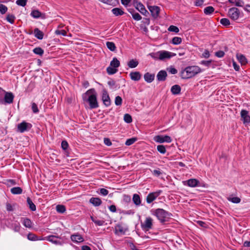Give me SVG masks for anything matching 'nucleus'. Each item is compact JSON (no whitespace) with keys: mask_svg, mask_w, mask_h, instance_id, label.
I'll return each instance as SVG.
<instances>
[{"mask_svg":"<svg viewBox=\"0 0 250 250\" xmlns=\"http://www.w3.org/2000/svg\"><path fill=\"white\" fill-rule=\"evenodd\" d=\"M104 143L107 146H110L112 145L111 142L108 138L104 139Z\"/></svg>","mask_w":250,"mask_h":250,"instance_id":"obj_62","label":"nucleus"},{"mask_svg":"<svg viewBox=\"0 0 250 250\" xmlns=\"http://www.w3.org/2000/svg\"><path fill=\"white\" fill-rule=\"evenodd\" d=\"M27 238L31 241H37L39 240H42V239H38L37 236L34 234L30 233L27 235Z\"/></svg>","mask_w":250,"mask_h":250,"instance_id":"obj_36","label":"nucleus"},{"mask_svg":"<svg viewBox=\"0 0 250 250\" xmlns=\"http://www.w3.org/2000/svg\"><path fill=\"white\" fill-rule=\"evenodd\" d=\"M129 12L131 14L133 18L135 20L138 21L142 19V17L140 16V15L138 13L134 12V10L130 9L129 10Z\"/></svg>","mask_w":250,"mask_h":250,"instance_id":"obj_28","label":"nucleus"},{"mask_svg":"<svg viewBox=\"0 0 250 250\" xmlns=\"http://www.w3.org/2000/svg\"><path fill=\"white\" fill-rule=\"evenodd\" d=\"M152 173L153 174V175L158 177L159 176L162 174V172L159 170L155 169L152 171Z\"/></svg>","mask_w":250,"mask_h":250,"instance_id":"obj_63","label":"nucleus"},{"mask_svg":"<svg viewBox=\"0 0 250 250\" xmlns=\"http://www.w3.org/2000/svg\"><path fill=\"white\" fill-rule=\"evenodd\" d=\"M5 95L4 96L3 104H11L13 102L14 95L11 92H4Z\"/></svg>","mask_w":250,"mask_h":250,"instance_id":"obj_13","label":"nucleus"},{"mask_svg":"<svg viewBox=\"0 0 250 250\" xmlns=\"http://www.w3.org/2000/svg\"><path fill=\"white\" fill-rule=\"evenodd\" d=\"M106 45L107 47L111 51H114L116 49V46L113 42H107Z\"/></svg>","mask_w":250,"mask_h":250,"instance_id":"obj_35","label":"nucleus"},{"mask_svg":"<svg viewBox=\"0 0 250 250\" xmlns=\"http://www.w3.org/2000/svg\"><path fill=\"white\" fill-rule=\"evenodd\" d=\"M108 192V191L105 188H102L100 189V193L104 196L107 195Z\"/></svg>","mask_w":250,"mask_h":250,"instance_id":"obj_58","label":"nucleus"},{"mask_svg":"<svg viewBox=\"0 0 250 250\" xmlns=\"http://www.w3.org/2000/svg\"><path fill=\"white\" fill-rule=\"evenodd\" d=\"M201 72L200 68L197 66H188L181 72V77L183 79H189Z\"/></svg>","mask_w":250,"mask_h":250,"instance_id":"obj_1","label":"nucleus"},{"mask_svg":"<svg viewBox=\"0 0 250 250\" xmlns=\"http://www.w3.org/2000/svg\"><path fill=\"white\" fill-rule=\"evenodd\" d=\"M154 214L157 217L161 223H164L166 220V218L169 215V213L162 208H157L155 211Z\"/></svg>","mask_w":250,"mask_h":250,"instance_id":"obj_3","label":"nucleus"},{"mask_svg":"<svg viewBox=\"0 0 250 250\" xmlns=\"http://www.w3.org/2000/svg\"><path fill=\"white\" fill-rule=\"evenodd\" d=\"M241 117L244 124H249L250 123V116L249 112L246 110H242L241 111Z\"/></svg>","mask_w":250,"mask_h":250,"instance_id":"obj_14","label":"nucleus"},{"mask_svg":"<svg viewBox=\"0 0 250 250\" xmlns=\"http://www.w3.org/2000/svg\"><path fill=\"white\" fill-rule=\"evenodd\" d=\"M120 63L119 61L116 58H114L112 61L110 62V66L115 68H117L120 66Z\"/></svg>","mask_w":250,"mask_h":250,"instance_id":"obj_29","label":"nucleus"},{"mask_svg":"<svg viewBox=\"0 0 250 250\" xmlns=\"http://www.w3.org/2000/svg\"><path fill=\"white\" fill-rule=\"evenodd\" d=\"M168 30L169 31L174 32H175V33H178L179 31V28L177 26H174V25H170L169 27Z\"/></svg>","mask_w":250,"mask_h":250,"instance_id":"obj_52","label":"nucleus"},{"mask_svg":"<svg viewBox=\"0 0 250 250\" xmlns=\"http://www.w3.org/2000/svg\"><path fill=\"white\" fill-rule=\"evenodd\" d=\"M122 98L119 96H116L115 97V104L118 106L121 105L122 104Z\"/></svg>","mask_w":250,"mask_h":250,"instance_id":"obj_51","label":"nucleus"},{"mask_svg":"<svg viewBox=\"0 0 250 250\" xmlns=\"http://www.w3.org/2000/svg\"><path fill=\"white\" fill-rule=\"evenodd\" d=\"M154 139L155 141L159 143H163L164 142L170 143L172 141L171 138L168 135H157L154 137Z\"/></svg>","mask_w":250,"mask_h":250,"instance_id":"obj_9","label":"nucleus"},{"mask_svg":"<svg viewBox=\"0 0 250 250\" xmlns=\"http://www.w3.org/2000/svg\"><path fill=\"white\" fill-rule=\"evenodd\" d=\"M167 77V73L165 70L160 71L157 76V79L158 81H164Z\"/></svg>","mask_w":250,"mask_h":250,"instance_id":"obj_17","label":"nucleus"},{"mask_svg":"<svg viewBox=\"0 0 250 250\" xmlns=\"http://www.w3.org/2000/svg\"><path fill=\"white\" fill-rule=\"evenodd\" d=\"M61 146L62 148L64 150H65L68 147V144L66 141H63L62 142Z\"/></svg>","mask_w":250,"mask_h":250,"instance_id":"obj_57","label":"nucleus"},{"mask_svg":"<svg viewBox=\"0 0 250 250\" xmlns=\"http://www.w3.org/2000/svg\"><path fill=\"white\" fill-rule=\"evenodd\" d=\"M157 150L162 154H165L166 152V147L163 145H158L157 147Z\"/></svg>","mask_w":250,"mask_h":250,"instance_id":"obj_44","label":"nucleus"},{"mask_svg":"<svg viewBox=\"0 0 250 250\" xmlns=\"http://www.w3.org/2000/svg\"><path fill=\"white\" fill-rule=\"evenodd\" d=\"M11 192L13 194H20L22 193V189L19 187H14L11 189Z\"/></svg>","mask_w":250,"mask_h":250,"instance_id":"obj_32","label":"nucleus"},{"mask_svg":"<svg viewBox=\"0 0 250 250\" xmlns=\"http://www.w3.org/2000/svg\"><path fill=\"white\" fill-rule=\"evenodd\" d=\"M157 55L160 60H164L167 59H170V58L176 55L175 54L165 50H162L159 51L157 53Z\"/></svg>","mask_w":250,"mask_h":250,"instance_id":"obj_4","label":"nucleus"},{"mask_svg":"<svg viewBox=\"0 0 250 250\" xmlns=\"http://www.w3.org/2000/svg\"><path fill=\"white\" fill-rule=\"evenodd\" d=\"M220 23L224 25V26H229L230 25V21H229V20L228 19H227V18H223V19H222L221 20H220Z\"/></svg>","mask_w":250,"mask_h":250,"instance_id":"obj_45","label":"nucleus"},{"mask_svg":"<svg viewBox=\"0 0 250 250\" xmlns=\"http://www.w3.org/2000/svg\"><path fill=\"white\" fill-rule=\"evenodd\" d=\"M15 17L13 15H8L6 17V20L10 23H13L15 21Z\"/></svg>","mask_w":250,"mask_h":250,"instance_id":"obj_49","label":"nucleus"},{"mask_svg":"<svg viewBox=\"0 0 250 250\" xmlns=\"http://www.w3.org/2000/svg\"><path fill=\"white\" fill-rule=\"evenodd\" d=\"M88 96L87 101L89 102L90 107L92 109L98 107L97 100V94L94 89H90L87 90L83 96V98L85 99L86 96Z\"/></svg>","mask_w":250,"mask_h":250,"instance_id":"obj_2","label":"nucleus"},{"mask_svg":"<svg viewBox=\"0 0 250 250\" xmlns=\"http://www.w3.org/2000/svg\"><path fill=\"white\" fill-rule=\"evenodd\" d=\"M183 183L185 185L187 184L189 187L194 188L198 186L199 181L196 179H190Z\"/></svg>","mask_w":250,"mask_h":250,"instance_id":"obj_16","label":"nucleus"},{"mask_svg":"<svg viewBox=\"0 0 250 250\" xmlns=\"http://www.w3.org/2000/svg\"><path fill=\"white\" fill-rule=\"evenodd\" d=\"M132 201L133 203L137 206H139L141 204V200L140 196L137 194H134L133 195Z\"/></svg>","mask_w":250,"mask_h":250,"instance_id":"obj_22","label":"nucleus"},{"mask_svg":"<svg viewBox=\"0 0 250 250\" xmlns=\"http://www.w3.org/2000/svg\"><path fill=\"white\" fill-rule=\"evenodd\" d=\"M167 70L172 74H175L177 73V70L174 67H170L167 69Z\"/></svg>","mask_w":250,"mask_h":250,"instance_id":"obj_60","label":"nucleus"},{"mask_svg":"<svg viewBox=\"0 0 250 250\" xmlns=\"http://www.w3.org/2000/svg\"><path fill=\"white\" fill-rule=\"evenodd\" d=\"M182 42V39L180 37H175L172 39V43L173 44L177 45L179 44Z\"/></svg>","mask_w":250,"mask_h":250,"instance_id":"obj_41","label":"nucleus"},{"mask_svg":"<svg viewBox=\"0 0 250 250\" xmlns=\"http://www.w3.org/2000/svg\"><path fill=\"white\" fill-rule=\"evenodd\" d=\"M154 74L146 73L144 75L145 80L148 83H151L154 79Z\"/></svg>","mask_w":250,"mask_h":250,"instance_id":"obj_23","label":"nucleus"},{"mask_svg":"<svg viewBox=\"0 0 250 250\" xmlns=\"http://www.w3.org/2000/svg\"><path fill=\"white\" fill-rule=\"evenodd\" d=\"M124 120L126 123H130L132 121L131 116L128 114H125L124 115Z\"/></svg>","mask_w":250,"mask_h":250,"instance_id":"obj_43","label":"nucleus"},{"mask_svg":"<svg viewBox=\"0 0 250 250\" xmlns=\"http://www.w3.org/2000/svg\"><path fill=\"white\" fill-rule=\"evenodd\" d=\"M27 203L29 206V208L32 211H35L36 210V207L35 204L33 203L32 201L29 197L27 198Z\"/></svg>","mask_w":250,"mask_h":250,"instance_id":"obj_30","label":"nucleus"},{"mask_svg":"<svg viewBox=\"0 0 250 250\" xmlns=\"http://www.w3.org/2000/svg\"><path fill=\"white\" fill-rule=\"evenodd\" d=\"M204 1V0H196L195 2V5L197 6H200L202 5Z\"/></svg>","mask_w":250,"mask_h":250,"instance_id":"obj_61","label":"nucleus"},{"mask_svg":"<svg viewBox=\"0 0 250 250\" xmlns=\"http://www.w3.org/2000/svg\"><path fill=\"white\" fill-rule=\"evenodd\" d=\"M240 12L236 7H232L229 9L228 15L231 19L236 21L239 18Z\"/></svg>","mask_w":250,"mask_h":250,"instance_id":"obj_5","label":"nucleus"},{"mask_svg":"<svg viewBox=\"0 0 250 250\" xmlns=\"http://www.w3.org/2000/svg\"><path fill=\"white\" fill-rule=\"evenodd\" d=\"M71 240L75 243H81L84 241L83 237L79 234H73L71 236Z\"/></svg>","mask_w":250,"mask_h":250,"instance_id":"obj_19","label":"nucleus"},{"mask_svg":"<svg viewBox=\"0 0 250 250\" xmlns=\"http://www.w3.org/2000/svg\"><path fill=\"white\" fill-rule=\"evenodd\" d=\"M89 202L95 207H98L102 204L101 200L98 197H92L89 200Z\"/></svg>","mask_w":250,"mask_h":250,"instance_id":"obj_20","label":"nucleus"},{"mask_svg":"<svg viewBox=\"0 0 250 250\" xmlns=\"http://www.w3.org/2000/svg\"><path fill=\"white\" fill-rule=\"evenodd\" d=\"M7 7L5 5L0 3V12L1 14H5L7 12Z\"/></svg>","mask_w":250,"mask_h":250,"instance_id":"obj_50","label":"nucleus"},{"mask_svg":"<svg viewBox=\"0 0 250 250\" xmlns=\"http://www.w3.org/2000/svg\"><path fill=\"white\" fill-rule=\"evenodd\" d=\"M32 110L34 113H38L39 111L37 105L35 103L32 104Z\"/></svg>","mask_w":250,"mask_h":250,"instance_id":"obj_54","label":"nucleus"},{"mask_svg":"<svg viewBox=\"0 0 250 250\" xmlns=\"http://www.w3.org/2000/svg\"><path fill=\"white\" fill-rule=\"evenodd\" d=\"M139 64L138 61L136 59H132L127 62V66L130 68H135Z\"/></svg>","mask_w":250,"mask_h":250,"instance_id":"obj_26","label":"nucleus"},{"mask_svg":"<svg viewBox=\"0 0 250 250\" xmlns=\"http://www.w3.org/2000/svg\"><path fill=\"white\" fill-rule=\"evenodd\" d=\"M91 219L92 221L97 225L101 226L103 225L104 223V221L101 220H97L95 219L93 216H91Z\"/></svg>","mask_w":250,"mask_h":250,"instance_id":"obj_38","label":"nucleus"},{"mask_svg":"<svg viewBox=\"0 0 250 250\" xmlns=\"http://www.w3.org/2000/svg\"><path fill=\"white\" fill-rule=\"evenodd\" d=\"M16 3L18 5L24 6L26 4L27 0H17Z\"/></svg>","mask_w":250,"mask_h":250,"instance_id":"obj_53","label":"nucleus"},{"mask_svg":"<svg viewBox=\"0 0 250 250\" xmlns=\"http://www.w3.org/2000/svg\"><path fill=\"white\" fill-rule=\"evenodd\" d=\"M33 52L37 55L42 56L43 54V50L41 47H36L33 49Z\"/></svg>","mask_w":250,"mask_h":250,"instance_id":"obj_42","label":"nucleus"},{"mask_svg":"<svg viewBox=\"0 0 250 250\" xmlns=\"http://www.w3.org/2000/svg\"><path fill=\"white\" fill-rule=\"evenodd\" d=\"M34 36L39 40H42L43 38V33L39 29L36 28L34 30Z\"/></svg>","mask_w":250,"mask_h":250,"instance_id":"obj_21","label":"nucleus"},{"mask_svg":"<svg viewBox=\"0 0 250 250\" xmlns=\"http://www.w3.org/2000/svg\"><path fill=\"white\" fill-rule=\"evenodd\" d=\"M181 90V87L177 84L173 85L171 88V91L174 95L179 94Z\"/></svg>","mask_w":250,"mask_h":250,"instance_id":"obj_24","label":"nucleus"},{"mask_svg":"<svg viewBox=\"0 0 250 250\" xmlns=\"http://www.w3.org/2000/svg\"><path fill=\"white\" fill-rule=\"evenodd\" d=\"M22 222L23 225L26 228H30L32 227V222L28 218H23Z\"/></svg>","mask_w":250,"mask_h":250,"instance_id":"obj_33","label":"nucleus"},{"mask_svg":"<svg viewBox=\"0 0 250 250\" xmlns=\"http://www.w3.org/2000/svg\"><path fill=\"white\" fill-rule=\"evenodd\" d=\"M197 223L198 225L203 228H206L207 226V224L202 221H198Z\"/></svg>","mask_w":250,"mask_h":250,"instance_id":"obj_64","label":"nucleus"},{"mask_svg":"<svg viewBox=\"0 0 250 250\" xmlns=\"http://www.w3.org/2000/svg\"><path fill=\"white\" fill-rule=\"evenodd\" d=\"M59 238L60 237L58 236L49 235L44 238H42V240H46L56 245H62V243L57 240V239Z\"/></svg>","mask_w":250,"mask_h":250,"instance_id":"obj_12","label":"nucleus"},{"mask_svg":"<svg viewBox=\"0 0 250 250\" xmlns=\"http://www.w3.org/2000/svg\"><path fill=\"white\" fill-rule=\"evenodd\" d=\"M55 34L58 35H62L65 36L66 35V32L64 30H57L55 31Z\"/></svg>","mask_w":250,"mask_h":250,"instance_id":"obj_55","label":"nucleus"},{"mask_svg":"<svg viewBox=\"0 0 250 250\" xmlns=\"http://www.w3.org/2000/svg\"><path fill=\"white\" fill-rule=\"evenodd\" d=\"M136 140H137L136 138H131L128 139L126 141L125 144L126 146H130V145H132L134 143H135L136 141Z\"/></svg>","mask_w":250,"mask_h":250,"instance_id":"obj_46","label":"nucleus"},{"mask_svg":"<svg viewBox=\"0 0 250 250\" xmlns=\"http://www.w3.org/2000/svg\"><path fill=\"white\" fill-rule=\"evenodd\" d=\"M229 2L238 7H243L244 2L242 0H229Z\"/></svg>","mask_w":250,"mask_h":250,"instance_id":"obj_27","label":"nucleus"},{"mask_svg":"<svg viewBox=\"0 0 250 250\" xmlns=\"http://www.w3.org/2000/svg\"><path fill=\"white\" fill-rule=\"evenodd\" d=\"M214 11V8L210 6L206 7L204 10V13L206 15H210L212 14Z\"/></svg>","mask_w":250,"mask_h":250,"instance_id":"obj_34","label":"nucleus"},{"mask_svg":"<svg viewBox=\"0 0 250 250\" xmlns=\"http://www.w3.org/2000/svg\"><path fill=\"white\" fill-rule=\"evenodd\" d=\"M32 127L31 124L23 121L21 123L18 125V131L23 133L25 131L29 130Z\"/></svg>","mask_w":250,"mask_h":250,"instance_id":"obj_6","label":"nucleus"},{"mask_svg":"<svg viewBox=\"0 0 250 250\" xmlns=\"http://www.w3.org/2000/svg\"><path fill=\"white\" fill-rule=\"evenodd\" d=\"M135 8L141 13V11L145 9L144 5L141 2L137 3L135 6Z\"/></svg>","mask_w":250,"mask_h":250,"instance_id":"obj_48","label":"nucleus"},{"mask_svg":"<svg viewBox=\"0 0 250 250\" xmlns=\"http://www.w3.org/2000/svg\"><path fill=\"white\" fill-rule=\"evenodd\" d=\"M225 53L223 51H219L215 53V55L219 58L223 57Z\"/></svg>","mask_w":250,"mask_h":250,"instance_id":"obj_59","label":"nucleus"},{"mask_svg":"<svg viewBox=\"0 0 250 250\" xmlns=\"http://www.w3.org/2000/svg\"><path fill=\"white\" fill-rule=\"evenodd\" d=\"M127 228L121 224H118L115 227V233L118 235L124 234Z\"/></svg>","mask_w":250,"mask_h":250,"instance_id":"obj_15","label":"nucleus"},{"mask_svg":"<svg viewBox=\"0 0 250 250\" xmlns=\"http://www.w3.org/2000/svg\"><path fill=\"white\" fill-rule=\"evenodd\" d=\"M102 100L106 106H108L110 105L111 101L109 95L106 90L104 89L102 91Z\"/></svg>","mask_w":250,"mask_h":250,"instance_id":"obj_10","label":"nucleus"},{"mask_svg":"<svg viewBox=\"0 0 250 250\" xmlns=\"http://www.w3.org/2000/svg\"><path fill=\"white\" fill-rule=\"evenodd\" d=\"M161 190H158L156 192H151L148 194L146 198V202L148 204L152 203L154 201L161 193Z\"/></svg>","mask_w":250,"mask_h":250,"instance_id":"obj_7","label":"nucleus"},{"mask_svg":"<svg viewBox=\"0 0 250 250\" xmlns=\"http://www.w3.org/2000/svg\"><path fill=\"white\" fill-rule=\"evenodd\" d=\"M148 9L151 12L152 16L156 19L159 15L160 8L157 6H148Z\"/></svg>","mask_w":250,"mask_h":250,"instance_id":"obj_11","label":"nucleus"},{"mask_svg":"<svg viewBox=\"0 0 250 250\" xmlns=\"http://www.w3.org/2000/svg\"><path fill=\"white\" fill-rule=\"evenodd\" d=\"M142 228L143 230L148 231L152 228V219L151 218L148 217L146 218L143 223L141 224Z\"/></svg>","mask_w":250,"mask_h":250,"instance_id":"obj_8","label":"nucleus"},{"mask_svg":"<svg viewBox=\"0 0 250 250\" xmlns=\"http://www.w3.org/2000/svg\"><path fill=\"white\" fill-rule=\"evenodd\" d=\"M236 57L238 61L241 63L242 65H245L247 62V60L245 56L241 54H237L236 55Z\"/></svg>","mask_w":250,"mask_h":250,"instance_id":"obj_25","label":"nucleus"},{"mask_svg":"<svg viewBox=\"0 0 250 250\" xmlns=\"http://www.w3.org/2000/svg\"><path fill=\"white\" fill-rule=\"evenodd\" d=\"M56 210L59 213H62L65 211L66 209L64 206L59 205L56 206Z\"/></svg>","mask_w":250,"mask_h":250,"instance_id":"obj_39","label":"nucleus"},{"mask_svg":"<svg viewBox=\"0 0 250 250\" xmlns=\"http://www.w3.org/2000/svg\"><path fill=\"white\" fill-rule=\"evenodd\" d=\"M228 200L233 203L237 204L240 202L241 199L239 197H234L228 198Z\"/></svg>","mask_w":250,"mask_h":250,"instance_id":"obj_47","label":"nucleus"},{"mask_svg":"<svg viewBox=\"0 0 250 250\" xmlns=\"http://www.w3.org/2000/svg\"><path fill=\"white\" fill-rule=\"evenodd\" d=\"M112 12L116 16L123 15L124 14V12L120 8H114L112 10Z\"/></svg>","mask_w":250,"mask_h":250,"instance_id":"obj_31","label":"nucleus"},{"mask_svg":"<svg viewBox=\"0 0 250 250\" xmlns=\"http://www.w3.org/2000/svg\"><path fill=\"white\" fill-rule=\"evenodd\" d=\"M20 224L19 223H16L14 224L13 229L15 231L18 232L20 230Z\"/></svg>","mask_w":250,"mask_h":250,"instance_id":"obj_56","label":"nucleus"},{"mask_svg":"<svg viewBox=\"0 0 250 250\" xmlns=\"http://www.w3.org/2000/svg\"><path fill=\"white\" fill-rule=\"evenodd\" d=\"M31 16L34 18H39L41 16V13L38 10H33L31 13Z\"/></svg>","mask_w":250,"mask_h":250,"instance_id":"obj_40","label":"nucleus"},{"mask_svg":"<svg viewBox=\"0 0 250 250\" xmlns=\"http://www.w3.org/2000/svg\"><path fill=\"white\" fill-rule=\"evenodd\" d=\"M106 71L108 74L112 75L117 72V69L111 66H109L106 68Z\"/></svg>","mask_w":250,"mask_h":250,"instance_id":"obj_37","label":"nucleus"},{"mask_svg":"<svg viewBox=\"0 0 250 250\" xmlns=\"http://www.w3.org/2000/svg\"><path fill=\"white\" fill-rule=\"evenodd\" d=\"M130 79L135 81H138L141 78V74L138 71L131 72L129 74Z\"/></svg>","mask_w":250,"mask_h":250,"instance_id":"obj_18","label":"nucleus"}]
</instances>
